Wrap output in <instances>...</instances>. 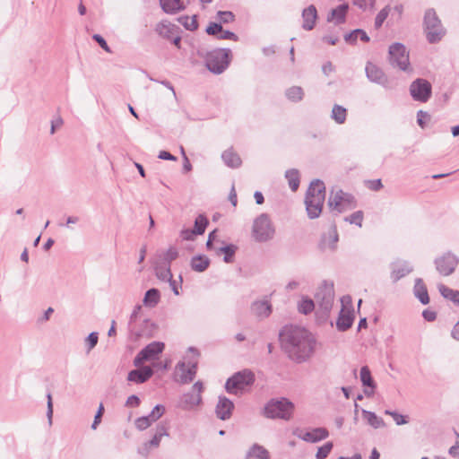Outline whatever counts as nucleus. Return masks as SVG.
Returning a JSON list of instances; mask_svg holds the SVG:
<instances>
[{"label": "nucleus", "mask_w": 459, "mask_h": 459, "mask_svg": "<svg viewBox=\"0 0 459 459\" xmlns=\"http://www.w3.org/2000/svg\"><path fill=\"white\" fill-rule=\"evenodd\" d=\"M289 186L292 191H296L299 186V174L297 169H289L285 173Z\"/></svg>", "instance_id": "nucleus-40"}, {"label": "nucleus", "mask_w": 459, "mask_h": 459, "mask_svg": "<svg viewBox=\"0 0 459 459\" xmlns=\"http://www.w3.org/2000/svg\"><path fill=\"white\" fill-rule=\"evenodd\" d=\"M389 12H390V6L386 5L377 13V15L375 19V27L377 29L380 28L383 25L384 22L385 21V19L387 18V16L389 14Z\"/></svg>", "instance_id": "nucleus-48"}, {"label": "nucleus", "mask_w": 459, "mask_h": 459, "mask_svg": "<svg viewBox=\"0 0 459 459\" xmlns=\"http://www.w3.org/2000/svg\"><path fill=\"white\" fill-rule=\"evenodd\" d=\"M349 5L342 4L331 10L327 15V22L334 24H342L345 22Z\"/></svg>", "instance_id": "nucleus-23"}, {"label": "nucleus", "mask_w": 459, "mask_h": 459, "mask_svg": "<svg viewBox=\"0 0 459 459\" xmlns=\"http://www.w3.org/2000/svg\"><path fill=\"white\" fill-rule=\"evenodd\" d=\"M99 335L98 333H91L85 339V344L87 345V351H91L98 343Z\"/></svg>", "instance_id": "nucleus-51"}, {"label": "nucleus", "mask_w": 459, "mask_h": 459, "mask_svg": "<svg viewBox=\"0 0 459 459\" xmlns=\"http://www.w3.org/2000/svg\"><path fill=\"white\" fill-rule=\"evenodd\" d=\"M93 39L95 41H97L100 46L108 53H111V49L110 48L108 47V45L107 44L106 40L103 39L102 36H100V34H94L93 35Z\"/></svg>", "instance_id": "nucleus-57"}, {"label": "nucleus", "mask_w": 459, "mask_h": 459, "mask_svg": "<svg viewBox=\"0 0 459 459\" xmlns=\"http://www.w3.org/2000/svg\"><path fill=\"white\" fill-rule=\"evenodd\" d=\"M390 277L393 282L398 281L402 278V263L400 259H396L390 264Z\"/></svg>", "instance_id": "nucleus-42"}, {"label": "nucleus", "mask_w": 459, "mask_h": 459, "mask_svg": "<svg viewBox=\"0 0 459 459\" xmlns=\"http://www.w3.org/2000/svg\"><path fill=\"white\" fill-rule=\"evenodd\" d=\"M354 197L340 188H333L331 191L328 205L332 212L342 213L351 211L356 207Z\"/></svg>", "instance_id": "nucleus-7"}, {"label": "nucleus", "mask_w": 459, "mask_h": 459, "mask_svg": "<svg viewBox=\"0 0 459 459\" xmlns=\"http://www.w3.org/2000/svg\"><path fill=\"white\" fill-rule=\"evenodd\" d=\"M254 382V373L245 369L230 377L225 383V389L230 394L240 395L247 392Z\"/></svg>", "instance_id": "nucleus-3"}, {"label": "nucleus", "mask_w": 459, "mask_h": 459, "mask_svg": "<svg viewBox=\"0 0 459 459\" xmlns=\"http://www.w3.org/2000/svg\"><path fill=\"white\" fill-rule=\"evenodd\" d=\"M217 254H224V262L231 263L233 259V255L236 252V247L234 245H228L224 247H221L215 249Z\"/></svg>", "instance_id": "nucleus-41"}, {"label": "nucleus", "mask_w": 459, "mask_h": 459, "mask_svg": "<svg viewBox=\"0 0 459 459\" xmlns=\"http://www.w3.org/2000/svg\"><path fill=\"white\" fill-rule=\"evenodd\" d=\"M314 300L307 297H302L300 301L298 303V310L301 314L307 315L311 313L314 310Z\"/></svg>", "instance_id": "nucleus-36"}, {"label": "nucleus", "mask_w": 459, "mask_h": 459, "mask_svg": "<svg viewBox=\"0 0 459 459\" xmlns=\"http://www.w3.org/2000/svg\"><path fill=\"white\" fill-rule=\"evenodd\" d=\"M104 407L102 404L100 405L99 410L94 417V420L91 424V429H96L98 425L100 423L101 416L103 414Z\"/></svg>", "instance_id": "nucleus-59"}, {"label": "nucleus", "mask_w": 459, "mask_h": 459, "mask_svg": "<svg viewBox=\"0 0 459 459\" xmlns=\"http://www.w3.org/2000/svg\"><path fill=\"white\" fill-rule=\"evenodd\" d=\"M221 160L223 163L230 169H238L242 164L240 156L232 147L222 152Z\"/></svg>", "instance_id": "nucleus-22"}, {"label": "nucleus", "mask_w": 459, "mask_h": 459, "mask_svg": "<svg viewBox=\"0 0 459 459\" xmlns=\"http://www.w3.org/2000/svg\"><path fill=\"white\" fill-rule=\"evenodd\" d=\"M436 267L440 274L448 276L455 271L458 259L453 254L447 253L436 260Z\"/></svg>", "instance_id": "nucleus-15"}, {"label": "nucleus", "mask_w": 459, "mask_h": 459, "mask_svg": "<svg viewBox=\"0 0 459 459\" xmlns=\"http://www.w3.org/2000/svg\"><path fill=\"white\" fill-rule=\"evenodd\" d=\"M285 95L292 102H299L303 99L304 91L301 87L292 86L287 89Z\"/></svg>", "instance_id": "nucleus-38"}, {"label": "nucleus", "mask_w": 459, "mask_h": 459, "mask_svg": "<svg viewBox=\"0 0 459 459\" xmlns=\"http://www.w3.org/2000/svg\"><path fill=\"white\" fill-rule=\"evenodd\" d=\"M140 404V399L138 396L133 394L130 395L126 403V405L128 407H137Z\"/></svg>", "instance_id": "nucleus-63"}, {"label": "nucleus", "mask_w": 459, "mask_h": 459, "mask_svg": "<svg viewBox=\"0 0 459 459\" xmlns=\"http://www.w3.org/2000/svg\"><path fill=\"white\" fill-rule=\"evenodd\" d=\"M410 93L413 100L426 102L431 95V85L424 79H417L411 84Z\"/></svg>", "instance_id": "nucleus-13"}, {"label": "nucleus", "mask_w": 459, "mask_h": 459, "mask_svg": "<svg viewBox=\"0 0 459 459\" xmlns=\"http://www.w3.org/2000/svg\"><path fill=\"white\" fill-rule=\"evenodd\" d=\"M342 309L336 321V327L339 331L344 332L351 327L354 321V310L352 308V299L349 295L341 299Z\"/></svg>", "instance_id": "nucleus-10"}, {"label": "nucleus", "mask_w": 459, "mask_h": 459, "mask_svg": "<svg viewBox=\"0 0 459 459\" xmlns=\"http://www.w3.org/2000/svg\"><path fill=\"white\" fill-rule=\"evenodd\" d=\"M221 29L222 26L221 25V23L211 22L206 28V32L209 35H212L217 38V36L221 32Z\"/></svg>", "instance_id": "nucleus-55"}, {"label": "nucleus", "mask_w": 459, "mask_h": 459, "mask_svg": "<svg viewBox=\"0 0 459 459\" xmlns=\"http://www.w3.org/2000/svg\"><path fill=\"white\" fill-rule=\"evenodd\" d=\"M316 19V8L314 4H310L302 11V28L306 30H311L315 27Z\"/></svg>", "instance_id": "nucleus-24"}, {"label": "nucleus", "mask_w": 459, "mask_h": 459, "mask_svg": "<svg viewBox=\"0 0 459 459\" xmlns=\"http://www.w3.org/2000/svg\"><path fill=\"white\" fill-rule=\"evenodd\" d=\"M178 22L188 30H195L198 27L195 15L179 17Z\"/></svg>", "instance_id": "nucleus-43"}, {"label": "nucleus", "mask_w": 459, "mask_h": 459, "mask_svg": "<svg viewBox=\"0 0 459 459\" xmlns=\"http://www.w3.org/2000/svg\"><path fill=\"white\" fill-rule=\"evenodd\" d=\"M388 61L393 68L402 70V43H394L389 48Z\"/></svg>", "instance_id": "nucleus-25"}, {"label": "nucleus", "mask_w": 459, "mask_h": 459, "mask_svg": "<svg viewBox=\"0 0 459 459\" xmlns=\"http://www.w3.org/2000/svg\"><path fill=\"white\" fill-rule=\"evenodd\" d=\"M202 403V395L193 392L186 393L181 395L178 401V407L182 410L190 411L195 409Z\"/></svg>", "instance_id": "nucleus-18"}, {"label": "nucleus", "mask_w": 459, "mask_h": 459, "mask_svg": "<svg viewBox=\"0 0 459 459\" xmlns=\"http://www.w3.org/2000/svg\"><path fill=\"white\" fill-rule=\"evenodd\" d=\"M154 421L149 418V416L139 417L135 420V427L139 430H144L148 429Z\"/></svg>", "instance_id": "nucleus-49"}, {"label": "nucleus", "mask_w": 459, "mask_h": 459, "mask_svg": "<svg viewBox=\"0 0 459 459\" xmlns=\"http://www.w3.org/2000/svg\"><path fill=\"white\" fill-rule=\"evenodd\" d=\"M210 261L204 255L194 256L191 260V267L195 272H204L209 266Z\"/></svg>", "instance_id": "nucleus-34"}, {"label": "nucleus", "mask_w": 459, "mask_h": 459, "mask_svg": "<svg viewBox=\"0 0 459 459\" xmlns=\"http://www.w3.org/2000/svg\"><path fill=\"white\" fill-rule=\"evenodd\" d=\"M269 452L262 446L254 445L247 455V459H269Z\"/></svg>", "instance_id": "nucleus-32"}, {"label": "nucleus", "mask_w": 459, "mask_h": 459, "mask_svg": "<svg viewBox=\"0 0 459 459\" xmlns=\"http://www.w3.org/2000/svg\"><path fill=\"white\" fill-rule=\"evenodd\" d=\"M429 119V116L426 112H423L422 110H420L418 112L417 122L421 128H424L426 121Z\"/></svg>", "instance_id": "nucleus-60"}, {"label": "nucleus", "mask_w": 459, "mask_h": 459, "mask_svg": "<svg viewBox=\"0 0 459 459\" xmlns=\"http://www.w3.org/2000/svg\"><path fill=\"white\" fill-rule=\"evenodd\" d=\"M293 435L306 442L317 443L328 437L329 432L325 428H316L310 430H303L298 428L293 430Z\"/></svg>", "instance_id": "nucleus-14"}, {"label": "nucleus", "mask_w": 459, "mask_h": 459, "mask_svg": "<svg viewBox=\"0 0 459 459\" xmlns=\"http://www.w3.org/2000/svg\"><path fill=\"white\" fill-rule=\"evenodd\" d=\"M366 74L369 81L385 85L386 82L385 76L383 71L372 63H368L366 65Z\"/></svg>", "instance_id": "nucleus-26"}, {"label": "nucleus", "mask_w": 459, "mask_h": 459, "mask_svg": "<svg viewBox=\"0 0 459 459\" xmlns=\"http://www.w3.org/2000/svg\"><path fill=\"white\" fill-rule=\"evenodd\" d=\"M345 221L350 222L351 224H355L359 227H361L363 221V212L361 211H357L351 214L350 216L346 217Z\"/></svg>", "instance_id": "nucleus-50"}, {"label": "nucleus", "mask_w": 459, "mask_h": 459, "mask_svg": "<svg viewBox=\"0 0 459 459\" xmlns=\"http://www.w3.org/2000/svg\"><path fill=\"white\" fill-rule=\"evenodd\" d=\"M358 39H360L364 42L369 41V37L363 30H354L351 33H348L344 36L345 41L349 43H355Z\"/></svg>", "instance_id": "nucleus-35"}, {"label": "nucleus", "mask_w": 459, "mask_h": 459, "mask_svg": "<svg viewBox=\"0 0 459 459\" xmlns=\"http://www.w3.org/2000/svg\"><path fill=\"white\" fill-rule=\"evenodd\" d=\"M437 289L443 298L459 306V290L450 289L442 283L437 285Z\"/></svg>", "instance_id": "nucleus-30"}, {"label": "nucleus", "mask_w": 459, "mask_h": 459, "mask_svg": "<svg viewBox=\"0 0 459 459\" xmlns=\"http://www.w3.org/2000/svg\"><path fill=\"white\" fill-rule=\"evenodd\" d=\"M165 436H169L166 429L163 427L158 429L153 437L149 442L144 444L145 448L148 449L149 447H158L162 437Z\"/></svg>", "instance_id": "nucleus-37"}, {"label": "nucleus", "mask_w": 459, "mask_h": 459, "mask_svg": "<svg viewBox=\"0 0 459 459\" xmlns=\"http://www.w3.org/2000/svg\"><path fill=\"white\" fill-rule=\"evenodd\" d=\"M325 199V186L319 179L313 180L307 191L305 205L309 219H316L320 216Z\"/></svg>", "instance_id": "nucleus-2"}, {"label": "nucleus", "mask_w": 459, "mask_h": 459, "mask_svg": "<svg viewBox=\"0 0 459 459\" xmlns=\"http://www.w3.org/2000/svg\"><path fill=\"white\" fill-rule=\"evenodd\" d=\"M234 403L226 396H219L215 408L216 416L221 420H227L231 417Z\"/></svg>", "instance_id": "nucleus-16"}, {"label": "nucleus", "mask_w": 459, "mask_h": 459, "mask_svg": "<svg viewBox=\"0 0 459 459\" xmlns=\"http://www.w3.org/2000/svg\"><path fill=\"white\" fill-rule=\"evenodd\" d=\"M217 17L222 23L232 22L235 19V15L230 11H219L217 13Z\"/></svg>", "instance_id": "nucleus-52"}, {"label": "nucleus", "mask_w": 459, "mask_h": 459, "mask_svg": "<svg viewBox=\"0 0 459 459\" xmlns=\"http://www.w3.org/2000/svg\"><path fill=\"white\" fill-rule=\"evenodd\" d=\"M207 224H208V221H207L206 217L203 214L198 215L195 221L194 231L197 235H202L205 231Z\"/></svg>", "instance_id": "nucleus-45"}, {"label": "nucleus", "mask_w": 459, "mask_h": 459, "mask_svg": "<svg viewBox=\"0 0 459 459\" xmlns=\"http://www.w3.org/2000/svg\"><path fill=\"white\" fill-rule=\"evenodd\" d=\"M251 312L258 318H265L271 315L272 306L268 299L256 300L251 305Z\"/></svg>", "instance_id": "nucleus-20"}, {"label": "nucleus", "mask_w": 459, "mask_h": 459, "mask_svg": "<svg viewBox=\"0 0 459 459\" xmlns=\"http://www.w3.org/2000/svg\"><path fill=\"white\" fill-rule=\"evenodd\" d=\"M352 4L362 11L375 9L376 0H352Z\"/></svg>", "instance_id": "nucleus-47"}, {"label": "nucleus", "mask_w": 459, "mask_h": 459, "mask_svg": "<svg viewBox=\"0 0 459 459\" xmlns=\"http://www.w3.org/2000/svg\"><path fill=\"white\" fill-rule=\"evenodd\" d=\"M281 346L290 359L302 363L309 359L315 352L316 340L305 328L286 326L280 333Z\"/></svg>", "instance_id": "nucleus-1"}, {"label": "nucleus", "mask_w": 459, "mask_h": 459, "mask_svg": "<svg viewBox=\"0 0 459 459\" xmlns=\"http://www.w3.org/2000/svg\"><path fill=\"white\" fill-rule=\"evenodd\" d=\"M196 359L179 361L176 366V375L181 384L190 383L196 375Z\"/></svg>", "instance_id": "nucleus-12"}, {"label": "nucleus", "mask_w": 459, "mask_h": 459, "mask_svg": "<svg viewBox=\"0 0 459 459\" xmlns=\"http://www.w3.org/2000/svg\"><path fill=\"white\" fill-rule=\"evenodd\" d=\"M293 411L294 404L287 398L272 399L266 403L264 414L269 419L289 420L292 417Z\"/></svg>", "instance_id": "nucleus-4"}, {"label": "nucleus", "mask_w": 459, "mask_h": 459, "mask_svg": "<svg viewBox=\"0 0 459 459\" xmlns=\"http://www.w3.org/2000/svg\"><path fill=\"white\" fill-rule=\"evenodd\" d=\"M275 228L266 213L257 216L253 222L252 237L257 242H266L273 238Z\"/></svg>", "instance_id": "nucleus-6"}, {"label": "nucleus", "mask_w": 459, "mask_h": 459, "mask_svg": "<svg viewBox=\"0 0 459 459\" xmlns=\"http://www.w3.org/2000/svg\"><path fill=\"white\" fill-rule=\"evenodd\" d=\"M315 299L319 308L325 315H327L334 302V288L333 283L324 281L317 289L315 294Z\"/></svg>", "instance_id": "nucleus-8"}, {"label": "nucleus", "mask_w": 459, "mask_h": 459, "mask_svg": "<svg viewBox=\"0 0 459 459\" xmlns=\"http://www.w3.org/2000/svg\"><path fill=\"white\" fill-rule=\"evenodd\" d=\"M178 27L168 20H162L157 23L155 31L161 37L170 39L177 31Z\"/></svg>", "instance_id": "nucleus-28"}, {"label": "nucleus", "mask_w": 459, "mask_h": 459, "mask_svg": "<svg viewBox=\"0 0 459 459\" xmlns=\"http://www.w3.org/2000/svg\"><path fill=\"white\" fill-rule=\"evenodd\" d=\"M156 276L161 281H168L172 278L170 268L169 264L157 265L155 267Z\"/></svg>", "instance_id": "nucleus-44"}, {"label": "nucleus", "mask_w": 459, "mask_h": 459, "mask_svg": "<svg viewBox=\"0 0 459 459\" xmlns=\"http://www.w3.org/2000/svg\"><path fill=\"white\" fill-rule=\"evenodd\" d=\"M188 4V0H160L162 11L167 14H176L184 11Z\"/></svg>", "instance_id": "nucleus-17"}, {"label": "nucleus", "mask_w": 459, "mask_h": 459, "mask_svg": "<svg viewBox=\"0 0 459 459\" xmlns=\"http://www.w3.org/2000/svg\"><path fill=\"white\" fill-rule=\"evenodd\" d=\"M164 343L161 342H152L145 346L134 358V365L140 367L145 361L154 360L164 350Z\"/></svg>", "instance_id": "nucleus-11"}, {"label": "nucleus", "mask_w": 459, "mask_h": 459, "mask_svg": "<svg viewBox=\"0 0 459 459\" xmlns=\"http://www.w3.org/2000/svg\"><path fill=\"white\" fill-rule=\"evenodd\" d=\"M178 255V252L177 250L176 247H169L164 254V261H165V264H169L173 261L175 260Z\"/></svg>", "instance_id": "nucleus-54"}, {"label": "nucleus", "mask_w": 459, "mask_h": 459, "mask_svg": "<svg viewBox=\"0 0 459 459\" xmlns=\"http://www.w3.org/2000/svg\"><path fill=\"white\" fill-rule=\"evenodd\" d=\"M165 408L163 405L157 404L148 415L154 422L157 421L164 413Z\"/></svg>", "instance_id": "nucleus-53"}, {"label": "nucleus", "mask_w": 459, "mask_h": 459, "mask_svg": "<svg viewBox=\"0 0 459 459\" xmlns=\"http://www.w3.org/2000/svg\"><path fill=\"white\" fill-rule=\"evenodd\" d=\"M337 242H338L337 230L335 227H332L329 230L327 236L324 237L323 243H324L325 247H327L331 249H334Z\"/></svg>", "instance_id": "nucleus-39"}, {"label": "nucleus", "mask_w": 459, "mask_h": 459, "mask_svg": "<svg viewBox=\"0 0 459 459\" xmlns=\"http://www.w3.org/2000/svg\"><path fill=\"white\" fill-rule=\"evenodd\" d=\"M47 398H48L47 417H48L49 425H51L52 424V416H53V403H52V397H51L50 393H48L47 394Z\"/></svg>", "instance_id": "nucleus-58"}, {"label": "nucleus", "mask_w": 459, "mask_h": 459, "mask_svg": "<svg viewBox=\"0 0 459 459\" xmlns=\"http://www.w3.org/2000/svg\"><path fill=\"white\" fill-rule=\"evenodd\" d=\"M195 235L197 234L194 230L189 229L182 230L180 232V236L184 240H192Z\"/></svg>", "instance_id": "nucleus-61"}, {"label": "nucleus", "mask_w": 459, "mask_h": 459, "mask_svg": "<svg viewBox=\"0 0 459 459\" xmlns=\"http://www.w3.org/2000/svg\"><path fill=\"white\" fill-rule=\"evenodd\" d=\"M230 49L216 48L206 53L204 56L205 65L209 71L215 74L224 72L230 65Z\"/></svg>", "instance_id": "nucleus-5"}, {"label": "nucleus", "mask_w": 459, "mask_h": 459, "mask_svg": "<svg viewBox=\"0 0 459 459\" xmlns=\"http://www.w3.org/2000/svg\"><path fill=\"white\" fill-rule=\"evenodd\" d=\"M347 117V109L341 105L335 104L333 107L331 118L335 121V123L342 125L345 122Z\"/></svg>", "instance_id": "nucleus-33"}, {"label": "nucleus", "mask_w": 459, "mask_h": 459, "mask_svg": "<svg viewBox=\"0 0 459 459\" xmlns=\"http://www.w3.org/2000/svg\"><path fill=\"white\" fill-rule=\"evenodd\" d=\"M160 300V293L157 289H150L146 291L143 303L145 307H155Z\"/></svg>", "instance_id": "nucleus-29"}, {"label": "nucleus", "mask_w": 459, "mask_h": 459, "mask_svg": "<svg viewBox=\"0 0 459 459\" xmlns=\"http://www.w3.org/2000/svg\"><path fill=\"white\" fill-rule=\"evenodd\" d=\"M152 374V369L148 366H144L138 369L130 371L128 373L127 380L136 384H142L147 381Z\"/></svg>", "instance_id": "nucleus-21"}, {"label": "nucleus", "mask_w": 459, "mask_h": 459, "mask_svg": "<svg viewBox=\"0 0 459 459\" xmlns=\"http://www.w3.org/2000/svg\"><path fill=\"white\" fill-rule=\"evenodd\" d=\"M217 39H231L234 41L238 40V36L230 30H224L221 29V32L217 36Z\"/></svg>", "instance_id": "nucleus-56"}, {"label": "nucleus", "mask_w": 459, "mask_h": 459, "mask_svg": "<svg viewBox=\"0 0 459 459\" xmlns=\"http://www.w3.org/2000/svg\"><path fill=\"white\" fill-rule=\"evenodd\" d=\"M333 443L326 442L322 446L318 447L317 452L316 454V459H325L333 449Z\"/></svg>", "instance_id": "nucleus-46"}, {"label": "nucleus", "mask_w": 459, "mask_h": 459, "mask_svg": "<svg viewBox=\"0 0 459 459\" xmlns=\"http://www.w3.org/2000/svg\"><path fill=\"white\" fill-rule=\"evenodd\" d=\"M359 377L363 386L365 387L364 394L366 396L373 395L376 389V384L371 377L370 370L367 366L360 368Z\"/></svg>", "instance_id": "nucleus-19"}, {"label": "nucleus", "mask_w": 459, "mask_h": 459, "mask_svg": "<svg viewBox=\"0 0 459 459\" xmlns=\"http://www.w3.org/2000/svg\"><path fill=\"white\" fill-rule=\"evenodd\" d=\"M424 24L427 38L430 43L439 41L445 35V30L434 10L430 9L426 12Z\"/></svg>", "instance_id": "nucleus-9"}, {"label": "nucleus", "mask_w": 459, "mask_h": 459, "mask_svg": "<svg viewBox=\"0 0 459 459\" xmlns=\"http://www.w3.org/2000/svg\"><path fill=\"white\" fill-rule=\"evenodd\" d=\"M413 294L421 304L427 305L429 303V296L428 293L427 286L420 278L415 280Z\"/></svg>", "instance_id": "nucleus-27"}, {"label": "nucleus", "mask_w": 459, "mask_h": 459, "mask_svg": "<svg viewBox=\"0 0 459 459\" xmlns=\"http://www.w3.org/2000/svg\"><path fill=\"white\" fill-rule=\"evenodd\" d=\"M362 416L363 419L367 421V423L373 427L374 429L385 427L384 420L373 411L362 410Z\"/></svg>", "instance_id": "nucleus-31"}, {"label": "nucleus", "mask_w": 459, "mask_h": 459, "mask_svg": "<svg viewBox=\"0 0 459 459\" xmlns=\"http://www.w3.org/2000/svg\"><path fill=\"white\" fill-rule=\"evenodd\" d=\"M367 186L371 190H379L382 187V183L380 179L368 180L366 182Z\"/></svg>", "instance_id": "nucleus-62"}, {"label": "nucleus", "mask_w": 459, "mask_h": 459, "mask_svg": "<svg viewBox=\"0 0 459 459\" xmlns=\"http://www.w3.org/2000/svg\"><path fill=\"white\" fill-rule=\"evenodd\" d=\"M448 453L451 456L459 459V441H457L455 445L449 448Z\"/></svg>", "instance_id": "nucleus-64"}]
</instances>
